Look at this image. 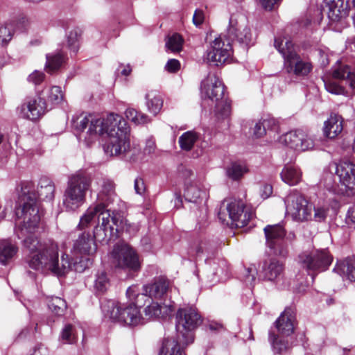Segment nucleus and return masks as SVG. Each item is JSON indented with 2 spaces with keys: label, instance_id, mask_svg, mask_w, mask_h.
I'll return each mask as SVG.
<instances>
[{
  "label": "nucleus",
  "instance_id": "aec40b11",
  "mask_svg": "<svg viewBox=\"0 0 355 355\" xmlns=\"http://www.w3.org/2000/svg\"><path fill=\"white\" fill-rule=\"evenodd\" d=\"M169 290V282L163 278L158 279L154 282L143 286V291L148 293L151 300H162L167 295Z\"/></svg>",
  "mask_w": 355,
  "mask_h": 355
},
{
  "label": "nucleus",
  "instance_id": "58836bf2",
  "mask_svg": "<svg viewBox=\"0 0 355 355\" xmlns=\"http://www.w3.org/2000/svg\"><path fill=\"white\" fill-rule=\"evenodd\" d=\"M272 346L275 353L283 354L288 350L291 343L288 337L278 334L277 336H274L272 340Z\"/></svg>",
  "mask_w": 355,
  "mask_h": 355
},
{
  "label": "nucleus",
  "instance_id": "39448f33",
  "mask_svg": "<svg viewBox=\"0 0 355 355\" xmlns=\"http://www.w3.org/2000/svg\"><path fill=\"white\" fill-rule=\"evenodd\" d=\"M201 89L202 93L216 103L215 112L218 119L226 118L230 114V103L224 96L225 87L218 76L209 75L202 83Z\"/></svg>",
  "mask_w": 355,
  "mask_h": 355
},
{
  "label": "nucleus",
  "instance_id": "4d7b16f0",
  "mask_svg": "<svg viewBox=\"0 0 355 355\" xmlns=\"http://www.w3.org/2000/svg\"><path fill=\"white\" fill-rule=\"evenodd\" d=\"M241 29V26L238 24V19L235 16H231L230 19V26L228 28L229 33L234 37Z\"/></svg>",
  "mask_w": 355,
  "mask_h": 355
},
{
  "label": "nucleus",
  "instance_id": "4c0bfd02",
  "mask_svg": "<svg viewBox=\"0 0 355 355\" xmlns=\"http://www.w3.org/2000/svg\"><path fill=\"white\" fill-rule=\"evenodd\" d=\"M60 340L65 344H72L77 340V331L75 326L71 324H67L62 328Z\"/></svg>",
  "mask_w": 355,
  "mask_h": 355
},
{
  "label": "nucleus",
  "instance_id": "f8f14e48",
  "mask_svg": "<svg viewBox=\"0 0 355 355\" xmlns=\"http://www.w3.org/2000/svg\"><path fill=\"white\" fill-rule=\"evenodd\" d=\"M113 263L116 266L137 271L140 269L141 263L135 251L125 243H117L112 252Z\"/></svg>",
  "mask_w": 355,
  "mask_h": 355
},
{
  "label": "nucleus",
  "instance_id": "603ef678",
  "mask_svg": "<svg viewBox=\"0 0 355 355\" xmlns=\"http://www.w3.org/2000/svg\"><path fill=\"white\" fill-rule=\"evenodd\" d=\"M326 89L334 94H345V88L334 80L324 83Z\"/></svg>",
  "mask_w": 355,
  "mask_h": 355
},
{
  "label": "nucleus",
  "instance_id": "423d86ee",
  "mask_svg": "<svg viewBox=\"0 0 355 355\" xmlns=\"http://www.w3.org/2000/svg\"><path fill=\"white\" fill-rule=\"evenodd\" d=\"M275 46L283 55L284 68L288 73L306 76L311 71V64L301 60L291 41L275 39Z\"/></svg>",
  "mask_w": 355,
  "mask_h": 355
},
{
  "label": "nucleus",
  "instance_id": "338daca9",
  "mask_svg": "<svg viewBox=\"0 0 355 355\" xmlns=\"http://www.w3.org/2000/svg\"><path fill=\"white\" fill-rule=\"evenodd\" d=\"M155 148V142L153 141H152V140L147 141L146 146V148H145V150H144L145 152L148 153V154H150V153L154 152Z\"/></svg>",
  "mask_w": 355,
  "mask_h": 355
},
{
  "label": "nucleus",
  "instance_id": "f704fd0d",
  "mask_svg": "<svg viewBox=\"0 0 355 355\" xmlns=\"http://www.w3.org/2000/svg\"><path fill=\"white\" fill-rule=\"evenodd\" d=\"M65 58L60 52H56L46 55V69L49 73H53L62 67Z\"/></svg>",
  "mask_w": 355,
  "mask_h": 355
},
{
  "label": "nucleus",
  "instance_id": "cd10ccee",
  "mask_svg": "<svg viewBox=\"0 0 355 355\" xmlns=\"http://www.w3.org/2000/svg\"><path fill=\"white\" fill-rule=\"evenodd\" d=\"M280 175L282 181L290 186L297 184L302 180V171L295 165H285Z\"/></svg>",
  "mask_w": 355,
  "mask_h": 355
},
{
  "label": "nucleus",
  "instance_id": "c85d7f7f",
  "mask_svg": "<svg viewBox=\"0 0 355 355\" xmlns=\"http://www.w3.org/2000/svg\"><path fill=\"white\" fill-rule=\"evenodd\" d=\"M145 98L148 110L154 115L157 114L164 103L161 94L158 91L151 90L146 94Z\"/></svg>",
  "mask_w": 355,
  "mask_h": 355
},
{
  "label": "nucleus",
  "instance_id": "ea45409f",
  "mask_svg": "<svg viewBox=\"0 0 355 355\" xmlns=\"http://www.w3.org/2000/svg\"><path fill=\"white\" fill-rule=\"evenodd\" d=\"M107 216H103L102 223L101 225H98L94 230V239L98 241H103L107 238V230L109 229V223H110V214H107Z\"/></svg>",
  "mask_w": 355,
  "mask_h": 355
},
{
  "label": "nucleus",
  "instance_id": "2eb2a0df",
  "mask_svg": "<svg viewBox=\"0 0 355 355\" xmlns=\"http://www.w3.org/2000/svg\"><path fill=\"white\" fill-rule=\"evenodd\" d=\"M266 244L273 250L274 254L284 257L287 254V248L283 243L285 230L282 225H267L264 228Z\"/></svg>",
  "mask_w": 355,
  "mask_h": 355
},
{
  "label": "nucleus",
  "instance_id": "412c9836",
  "mask_svg": "<svg viewBox=\"0 0 355 355\" xmlns=\"http://www.w3.org/2000/svg\"><path fill=\"white\" fill-rule=\"evenodd\" d=\"M295 315L291 308H287L275 322L278 334L289 337L294 331Z\"/></svg>",
  "mask_w": 355,
  "mask_h": 355
},
{
  "label": "nucleus",
  "instance_id": "7c9ffc66",
  "mask_svg": "<svg viewBox=\"0 0 355 355\" xmlns=\"http://www.w3.org/2000/svg\"><path fill=\"white\" fill-rule=\"evenodd\" d=\"M184 196L186 200L198 203L199 200L206 198V193L197 182H190L186 184Z\"/></svg>",
  "mask_w": 355,
  "mask_h": 355
},
{
  "label": "nucleus",
  "instance_id": "680f3d73",
  "mask_svg": "<svg viewBox=\"0 0 355 355\" xmlns=\"http://www.w3.org/2000/svg\"><path fill=\"white\" fill-rule=\"evenodd\" d=\"M266 133V130L263 125L262 121L261 120L258 123H257L254 128V135L257 137H261L263 136Z\"/></svg>",
  "mask_w": 355,
  "mask_h": 355
},
{
  "label": "nucleus",
  "instance_id": "20e7f679",
  "mask_svg": "<svg viewBox=\"0 0 355 355\" xmlns=\"http://www.w3.org/2000/svg\"><path fill=\"white\" fill-rule=\"evenodd\" d=\"M92 182V177L83 172L69 177L63 198V206L67 211H76L85 202Z\"/></svg>",
  "mask_w": 355,
  "mask_h": 355
},
{
  "label": "nucleus",
  "instance_id": "f3484780",
  "mask_svg": "<svg viewBox=\"0 0 355 355\" xmlns=\"http://www.w3.org/2000/svg\"><path fill=\"white\" fill-rule=\"evenodd\" d=\"M283 141L291 148L298 151L311 150L314 146L313 140L303 131H291L285 134Z\"/></svg>",
  "mask_w": 355,
  "mask_h": 355
},
{
  "label": "nucleus",
  "instance_id": "b1692460",
  "mask_svg": "<svg viewBox=\"0 0 355 355\" xmlns=\"http://www.w3.org/2000/svg\"><path fill=\"white\" fill-rule=\"evenodd\" d=\"M263 277L268 281H277L284 276V264L279 260L266 261L263 266Z\"/></svg>",
  "mask_w": 355,
  "mask_h": 355
},
{
  "label": "nucleus",
  "instance_id": "c756f323",
  "mask_svg": "<svg viewBox=\"0 0 355 355\" xmlns=\"http://www.w3.org/2000/svg\"><path fill=\"white\" fill-rule=\"evenodd\" d=\"M126 295L132 305L137 306L138 309L146 304L150 298L148 297L147 292L141 291L137 286H130L126 292Z\"/></svg>",
  "mask_w": 355,
  "mask_h": 355
},
{
  "label": "nucleus",
  "instance_id": "37998d69",
  "mask_svg": "<svg viewBox=\"0 0 355 355\" xmlns=\"http://www.w3.org/2000/svg\"><path fill=\"white\" fill-rule=\"evenodd\" d=\"M80 35L81 31L78 28L71 29L67 34V46L73 53L78 51Z\"/></svg>",
  "mask_w": 355,
  "mask_h": 355
},
{
  "label": "nucleus",
  "instance_id": "a18cd8bd",
  "mask_svg": "<svg viewBox=\"0 0 355 355\" xmlns=\"http://www.w3.org/2000/svg\"><path fill=\"white\" fill-rule=\"evenodd\" d=\"M110 286L109 279L105 272H98L94 280V288L97 293H104Z\"/></svg>",
  "mask_w": 355,
  "mask_h": 355
},
{
  "label": "nucleus",
  "instance_id": "de8ad7c7",
  "mask_svg": "<svg viewBox=\"0 0 355 355\" xmlns=\"http://www.w3.org/2000/svg\"><path fill=\"white\" fill-rule=\"evenodd\" d=\"M125 114L127 119L134 122L135 124H144L150 121L146 114L139 113L133 108L127 109Z\"/></svg>",
  "mask_w": 355,
  "mask_h": 355
},
{
  "label": "nucleus",
  "instance_id": "774afa93",
  "mask_svg": "<svg viewBox=\"0 0 355 355\" xmlns=\"http://www.w3.org/2000/svg\"><path fill=\"white\" fill-rule=\"evenodd\" d=\"M347 220L348 223H352L355 225V208H351L349 209Z\"/></svg>",
  "mask_w": 355,
  "mask_h": 355
},
{
  "label": "nucleus",
  "instance_id": "72a5a7b5",
  "mask_svg": "<svg viewBox=\"0 0 355 355\" xmlns=\"http://www.w3.org/2000/svg\"><path fill=\"white\" fill-rule=\"evenodd\" d=\"M338 3L335 0H325L326 7L328 9V17L333 21H338L347 14L346 8H344L343 5L339 6Z\"/></svg>",
  "mask_w": 355,
  "mask_h": 355
},
{
  "label": "nucleus",
  "instance_id": "393cba45",
  "mask_svg": "<svg viewBox=\"0 0 355 355\" xmlns=\"http://www.w3.org/2000/svg\"><path fill=\"white\" fill-rule=\"evenodd\" d=\"M343 119L341 116L331 114L324 123V135L329 139L337 137L343 130Z\"/></svg>",
  "mask_w": 355,
  "mask_h": 355
},
{
  "label": "nucleus",
  "instance_id": "13d9d810",
  "mask_svg": "<svg viewBox=\"0 0 355 355\" xmlns=\"http://www.w3.org/2000/svg\"><path fill=\"white\" fill-rule=\"evenodd\" d=\"M245 282L247 284L252 285L256 279L257 270L253 268H248L245 269Z\"/></svg>",
  "mask_w": 355,
  "mask_h": 355
},
{
  "label": "nucleus",
  "instance_id": "dca6fc26",
  "mask_svg": "<svg viewBox=\"0 0 355 355\" xmlns=\"http://www.w3.org/2000/svg\"><path fill=\"white\" fill-rule=\"evenodd\" d=\"M20 110L24 118L34 121L48 110V104L41 96L29 97L21 105Z\"/></svg>",
  "mask_w": 355,
  "mask_h": 355
},
{
  "label": "nucleus",
  "instance_id": "6ab92c4d",
  "mask_svg": "<svg viewBox=\"0 0 355 355\" xmlns=\"http://www.w3.org/2000/svg\"><path fill=\"white\" fill-rule=\"evenodd\" d=\"M152 301L144 309L145 315L148 318H166L171 316L175 311L174 303L170 300L163 304Z\"/></svg>",
  "mask_w": 355,
  "mask_h": 355
},
{
  "label": "nucleus",
  "instance_id": "69168bd1",
  "mask_svg": "<svg viewBox=\"0 0 355 355\" xmlns=\"http://www.w3.org/2000/svg\"><path fill=\"white\" fill-rule=\"evenodd\" d=\"M281 0H261V5L265 10H271Z\"/></svg>",
  "mask_w": 355,
  "mask_h": 355
},
{
  "label": "nucleus",
  "instance_id": "5fc2aeb1",
  "mask_svg": "<svg viewBox=\"0 0 355 355\" xmlns=\"http://www.w3.org/2000/svg\"><path fill=\"white\" fill-rule=\"evenodd\" d=\"M251 33L249 28H243V31L241 30L234 35V37L237 38L239 41L243 43H249L251 41Z\"/></svg>",
  "mask_w": 355,
  "mask_h": 355
},
{
  "label": "nucleus",
  "instance_id": "4be33fe9",
  "mask_svg": "<svg viewBox=\"0 0 355 355\" xmlns=\"http://www.w3.org/2000/svg\"><path fill=\"white\" fill-rule=\"evenodd\" d=\"M98 184L101 187L98 193V203H103L105 208L114 201L116 196L115 184L112 180L106 178L98 179Z\"/></svg>",
  "mask_w": 355,
  "mask_h": 355
},
{
  "label": "nucleus",
  "instance_id": "6e6d98bb",
  "mask_svg": "<svg viewBox=\"0 0 355 355\" xmlns=\"http://www.w3.org/2000/svg\"><path fill=\"white\" fill-rule=\"evenodd\" d=\"M44 73L39 71H33L28 77V81L29 83H32L35 85L40 84L44 80Z\"/></svg>",
  "mask_w": 355,
  "mask_h": 355
},
{
  "label": "nucleus",
  "instance_id": "a211bd4d",
  "mask_svg": "<svg viewBox=\"0 0 355 355\" xmlns=\"http://www.w3.org/2000/svg\"><path fill=\"white\" fill-rule=\"evenodd\" d=\"M336 173L340 182L349 189H355V164L342 162L336 166Z\"/></svg>",
  "mask_w": 355,
  "mask_h": 355
},
{
  "label": "nucleus",
  "instance_id": "5701e85b",
  "mask_svg": "<svg viewBox=\"0 0 355 355\" xmlns=\"http://www.w3.org/2000/svg\"><path fill=\"white\" fill-rule=\"evenodd\" d=\"M189 344L178 335L176 339L166 338L162 343L159 355H186L183 348Z\"/></svg>",
  "mask_w": 355,
  "mask_h": 355
},
{
  "label": "nucleus",
  "instance_id": "e433bc0d",
  "mask_svg": "<svg viewBox=\"0 0 355 355\" xmlns=\"http://www.w3.org/2000/svg\"><path fill=\"white\" fill-rule=\"evenodd\" d=\"M198 139V134L194 131H187L183 133L178 140L180 148L183 150H191Z\"/></svg>",
  "mask_w": 355,
  "mask_h": 355
},
{
  "label": "nucleus",
  "instance_id": "8fccbe9b",
  "mask_svg": "<svg viewBox=\"0 0 355 355\" xmlns=\"http://www.w3.org/2000/svg\"><path fill=\"white\" fill-rule=\"evenodd\" d=\"M313 210L314 211L313 215L312 214V219L316 222H322L327 218L329 208L327 205H317L313 206Z\"/></svg>",
  "mask_w": 355,
  "mask_h": 355
},
{
  "label": "nucleus",
  "instance_id": "4468645a",
  "mask_svg": "<svg viewBox=\"0 0 355 355\" xmlns=\"http://www.w3.org/2000/svg\"><path fill=\"white\" fill-rule=\"evenodd\" d=\"M332 259V256L327 249L304 252L299 256L300 263L309 270H325L331 263Z\"/></svg>",
  "mask_w": 355,
  "mask_h": 355
},
{
  "label": "nucleus",
  "instance_id": "864d4df0",
  "mask_svg": "<svg viewBox=\"0 0 355 355\" xmlns=\"http://www.w3.org/2000/svg\"><path fill=\"white\" fill-rule=\"evenodd\" d=\"M266 130L277 131L279 128L278 122L277 120L271 116H267L261 119Z\"/></svg>",
  "mask_w": 355,
  "mask_h": 355
},
{
  "label": "nucleus",
  "instance_id": "09e8293b",
  "mask_svg": "<svg viewBox=\"0 0 355 355\" xmlns=\"http://www.w3.org/2000/svg\"><path fill=\"white\" fill-rule=\"evenodd\" d=\"M14 25L11 23H6L0 28V43L2 45L7 44L13 35Z\"/></svg>",
  "mask_w": 355,
  "mask_h": 355
},
{
  "label": "nucleus",
  "instance_id": "2f4dec72",
  "mask_svg": "<svg viewBox=\"0 0 355 355\" xmlns=\"http://www.w3.org/2000/svg\"><path fill=\"white\" fill-rule=\"evenodd\" d=\"M332 76L336 79L346 80L354 94L355 93V74L349 66L339 64L333 70Z\"/></svg>",
  "mask_w": 355,
  "mask_h": 355
},
{
  "label": "nucleus",
  "instance_id": "473e14b6",
  "mask_svg": "<svg viewBox=\"0 0 355 355\" xmlns=\"http://www.w3.org/2000/svg\"><path fill=\"white\" fill-rule=\"evenodd\" d=\"M18 250L15 244L9 240L0 241V263L6 265L16 254Z\"/></svg>",
  "mask_w": 355,
  "mask_h": 355
},
{
  "label": "nucleus",
  "instance_id": "0eeeda50",
  "mask_svg": "<svg viewBox=\"0 0 355 355\" xmlns=\"http://www.w3.org/2000/svg\"><path fill=\"white\" fill-rule=\"evenodd\" d=\"M226 214L231 221L230 225L236 227L245 226L253 216L252 211L245 207L241 200L237 199L225 200L218 213V217L222 222L229 225V221L225 218Z\"/></svg>",
  "mask_w": 355,
  "mask_h": 355
},
{
  "label": "nucleus",
  "instance_id": "bf43d9fd",
  "mask_svg": "<svg viewBox=\"0 0 355 355\" xmlns=\"http://www.w3.org/2000/svg\"><path fill=\"white\" fill-rule=\"evenodd\" d=\"M180 68V63L176 59H170L165 66V69L170 73H175Z\"/></svg>",
  "mask_w": 355,
  "mask_h": 355
},
{
  "label": "nucleus",
  "instance_id": "9d476101",
  "mask_svg": "<svg viewBox=\"0 0 355 355\" xmlns=\"http://www.w3.org/2000/svg\"><path fill=\"white\" fill-rule=\"evenodd\" d=\"M287 214L297 222L312 220L313 205L307 198L297 191L289 193L285 199Z\"/></svg>",
  "mask_w": 355,
  "mask_h": 355
},
{
  "label": "nucleus",
  "instance_id": "f03ea898",
  "mask_svg": "<svg viewBox=\"0 0 355 355\" xmlns=\"http://www.w3.org/2000/svg\"><path fill=\"white\" fill-rule=\"evenodd\" d=\"M55 187L53 182L47 179L42 180L37 193L31 182L21 184L19 196V207L16 209V216L21 219V227L17 232L19 238H23L28 234H33L38 227L40 215L37 205V198L51 200L54 197Z\"/></svg>",
  "mask_w": 355,
  "mask_h": 355
},
{
  "label": "nucleus",
  "instance_id": "bb28decb",
  "mask_svg": "<svg viewBox=\"0 0 355 355\" xmlns=\"http://www.w3.org/2000/svg\"><path fill=\"white\" fill-rule=\"evenodd\" d=\"M334 270L343 278L355 282V258H349L337 263Z\"/></svg>",
  "mask_w": 355,
  "mask_h": 355
},
{
  "label": "nucleus",
  "instance_id": "f257e3e1",
  "mask_svg": "<svg viewBox=\"0 0 355 355\" xmlns=\"http://www.w3.org/2000/svg\"><path fill=\"white\" fill-rule=\"evenodd\" d=\"M75 130L81 132L85 139L91 143L98 136L107 135L108 140L104 146L106 155H118L130 148L129 128L120 115L111 113L105 118H98L90 114H81L72 119Z\"/></svg>",
  "mask_w": 355,
  "mask_h": 355
},
{
  "label": "nucleus",
  "instance_id": "ddd939ff",
  "mask_svg": "<svg viewBox=\"0 0 355 355\" xmlns=\"http://www.w3.org/2000/svg\"><path fill=\"white\" fill-rule=\"evenodd\" d=\"M232 55V47L229 40L221 37L216 38L207 51L206 60L209 64L221 66Z\"/></svg>",
  "mask_w": 355,
  "mask_h": 355
},
{
  "label": "nucleus",
  "instance_id": "0e129e2a",
  "mask_svg": "<svg viewBox=\"0 0 355 355\" xmlns=\"http://www.w3.org/2000/svg\"><path fill=\"white\" fill-rule=\"evenodd\" d=\"M135 189L137 193L142 194L144 193L146 187L143 179L138 178L135 180Z\"/></svg>",
  "mask_w": 355,
  "mask_h": 355
},
{
  "label": "nucleus",
  "instance_id": "79ce46f5",
  "mask_svg": "<svg viewBox=\"0 0 355 355\" xmlns=\"http://www.w3.org/2000/svg\"><path fill=\"white\" fill-rule=\"evenodd\" d=\"M184 40L182 36L178 33H174L167 37L166 41V47L171 52H180L182 49Z\"/></svg>",
  "mask_w": 355,
  "mask_h": 355
},
{
  "label": "nucleus",
  "instance_id": "6e6552de",
  "mask_svg": "<svg viewBox=\"0 0 355 355\" xmlns=\"http://www.w3.org/2000/svg\"><path fill=\"white\" fill-rule=\"evenodd\" d=\"M178 335L185 339L186 343H192L194 339L193 331L202 322V318L196 309L185 307L180 309L176 315Z\"/></svg>",
  "mask_w": 355,
  "mask_h": 355
},
{
  "label": "nucleus",
  "instance_id": "7ed1b4c3",
  "mask_svg": "<svg viewBox=\"0 0 355 355\" xmlns=\"http://www.w3.org/2000/svg\"><path fill=\"white\" fill-rule=\"evenodd\" d=\"M24 245L31 252L28 259L30 268L42 271H51L57 276H63L73 268L68 255L62 254L58 259L56 243H41L33 234L24 236Z\"/></svg>",
  "mask_w": 355,
  "mask_h": 355
},
{
  "label": "nucleus",
  "instance_id": "a878e982",
  "mask_svg": "<svg viewBox=\"0 0 355 355\" xmlns=\"http://www.w3.org/2000/svg\"><path fill=\"white\" fill-rule=\"evenodd\" d=\"M98 214H105V206L103 203H97L94 206L88 207L80 218L78 227L80 230L87 227Z\"/></svg>",
  "mask_w": 355,
  "mask_h": 355
},
{
  "label": "nucleus",
  "instance_id": "052dcab7",
  "mask_svg": "<svg viewBox=\"0 0 355 355\" xmlns=\"http://www.w3.org/2000/svg\"><path fill=\"white\" fill-rule=\"evenodd\" d=\"M205 20L204 12L201 10H196L193 16V23L195 26H199Z\"/></svg>",
  "mask_w": 355,
  "mask_h": 355
},
{
  "label": "nucleus",
  "instance_id": "49530a36",
  "mask_svg": "<svg viewBox=\"0 0 355 355\" xmlns=\"http://www.w3.org/2000/svg\"><path fill=\"white\" fill-rule=\"evenodd\" d=\"M247 171L248 169L244 164L235 162L227 168V174L230 178L236 180L241 178Z\"/></svg>",
  "mask_w": 355,
  "mask_h": 355
},
{
  "label": "nucleus",
  "instance_id": "e2e57ef3",
  "mask_svg": "<svg viewBox=\"0 0 355 355\" xmlns=\"http://www.w3.org/2000/svg\"><path fill=\"white\" fill-rule=\"evenodd\" d=\"M272 193V187L270 184H263L260 189V195L263 199H266L270 197Z\"/></svg>",
  "mask_w": 355,
  "mask_h": 355
},
{
  "label": "nucleus",
  "instance_id": "c9c22d12",
  "mask_svg": "<svg viewBox=\"0 0 355 355\" xmlns=\"http://www.w3.org/2000/svg\"><path fill=\"white\" fill-rule=\"evenodd\" d=\"M42 95L44 98H46L48 103L55 105L60 103L63 99L62 89L58 86H52L44 89Z\"/></svg>",
  "mask_w": 355,
  "mask_h": 355
},
{
  "label": "nucleus",
  "instance_id": "3c124183",
  "mask_svg": "<svg viewBox=\"0 0 355 355\" xmlns=\"http://www.w3.org/2000/svg\"><path fill=\"white\" fill-rule=\"evenodd\" d=\"M208 251L207 243L202 241L194 243L191 248V254L196 257H199L205 252Z\"/></svg>",
  "mask_w": 355,
  "mask_h": 355
},
{
  "label": "nucleus",
  "instance_id": "c03bdc74",
  "mask_svg": "<svg viewBox=\"0 0 355 355\" xmlns=\"http://www.w3.org/2000/svg\"><path fill=\"white\" fill-rule=\"evenodd\" d=\"M111 221L112 225L109 223L108 225L111 232H112L114 230H115L116 232L128 230L127 221L119 214H113L111 217Z\"/></svg>",
  "mask_w": 355,
  "mask_h": 355
},
{
  "label": "nucleus",
  "instance_id": "1a4fd4ad",
  "mask_svg": "<svg viewBox=\"0 0 355 355\" xmlns=\"http://www.w3.org/2000/svg\"><path fill=\"white\" fill-rule=\"evenodd\" d=\"M105 315L114 321L130 326H136L141 322L142 317L139 309L131 304L122 307L118 302L109 301L102 306Z\"/></svg>",
  "mask_w": 355,
  "mask_h": 355
},
{
  "label": "nucleus",
  "instance_id": "a19ab883",
  "mask_svg": "<svg viewBox=\"0 0 355 355\" xmlns=\"http://www.w3.org/2000/svg\"><path fill=\"white\" fill-rule=\"evenodd\" d=\"M49 309L55 315H61L67 308L65 301L59 297H51L48 301Z\"/></svg>",
  "mask_w": 355,
  "mask_h": 355
},
{
  "label": "nucleus",
  "instance_id": "9b49d317",
  "mask_svg": "<svg viewBox=\"0 0 355 355\" xmlns=\"http://www.w3.org/2000/svg\"><path fill=\"white\" fill-rule=\"evenodd\" d=\"M96 251L94 239L87 232L82 233L73 244V253L77 256L73 263V269L78 272H83L92 263L86 255H92Z\"/></svg>",
  "mask_w": 355,
  "mask_h": 355
}]
</instances>
